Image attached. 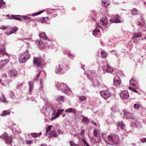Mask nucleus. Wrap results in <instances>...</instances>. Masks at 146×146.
Wrapping results in <instances>:
<instances>
[{
	"mask_svg": "<svg viewBox=\"0 0 146 146\" xmlns=\"http://www.w3.org/2000/svg\"><path fill=\"white\" fill-rule=\"evenodd\" d=\"M101 135L104 141L109 145H116L119 142V139L118 136L115 134L109 135L107 138L105 137L106 136L104 134H102Z\"/></svg>",
	"mask_w": 146,
	"mask_h": 146,
	"instance_id": "obj_1",
	"label": "nucleus"
},
{
	"mask_svg": "<svg viewBox=\"0 0 146 146\" xmlns=\"http://www.w3.org/2000/svg\"><path fill=\"white\" fill-rule=\"evenodd\" d=\"M56 86L58 90H61L62 92L66 93L68 95H70L72 93L70 89L68 88L65 84L57 82Z\"/></svg>",
	"mask_w": 146,
	"mask_h": 146,
	"instance_id": "obj_2",
	"label": "nucleus"
},
{
	"mask_svg": "<svg viewBox=\"0 0 146 146\" xmlns=\"http://www.w3.org/2000/svg\"><path fill=\"white\" fill-rule=\"evenodd\" d=\"M30 55L29 51L26 50L25 52L21 54L19 58V60L20 63H24L26 62L30 58Z\"/></svg>",
	"mask_w": 146,
	"mask_h": 146,
	"instance_id": "obj_3",
	"label": "nucleus"
},
{
	"mask_svg": "<svg viewBox=\"0 0 146 146\" xmlns=\"http://www.w3.org/2000/svg\"><path fill=\"white\" fill-rule=\"evenodd\" d=\"M41 111L45 115L46 114V112L52 113L51 116L52 117L55 114V110L51 106H48L46 108H43Z\"/></svg>",
	"mask_w": 146,
	"mask_h": 146,
	"instance_id": "obj_4",
	"label": "nucleus"
},
{
	"mask_svg": "<svg viewBox=\"0 0 146 146\" xmlns=\"http://www.w3.org/2000/svg\"><path fill=\"white\" fill-rule=\"evenodd\" d=\"M0 138L3 139L7 144H10L12 141V138L11 136H8L6 133H4L3 135L0 136Z\"/></svg>",
	"mask_w": 146,
	"mask_h": 146,
	"instance_id": "obj_5",
	"label": "nucleus"
},
{
	"mask_svg": "<svg viewBox=\"0 0 146 146\" xmlns=\"http://www.w3.org/2000/svg\"><path fill=\"white\" fill-rule=\"evenodd\" d=\"M64 65V62H61L59 63L58 65L56 66L55 72L57 74H60L62 70L63 67Z\"/></svg>",
	"mask_w": 146,
	"mask_h": 146,
	"instance_id": "obj_6",
	"label": "nucleus"
},
{
	"mask_svg": "<svg viewBox=\"0 0 146 146\" xmlns=\"http://www.w3.org/2000/svg\"><path fill=\"white\" fill-rule=\"evenodd\" d=\"M33 64L35 66L37 67H40V68H42L41 57H34L33 59Z\"/></svg>",
	"mask_w": 146,
	"mask_h": 146,
	"instance_id": "obj_7",
	"label": "nucleus"
},
{
	"mask_svg": "<svg viewBox=\"0 0 146 146\" xmlns=\"http://www.w3.org/2000/svg\"><path fill=\"white\" fill-rule=\"evenodd\" d=\"M102 68L104 72L111 73L114 70L108 64L103 65Z\"/></svg>",
	"mask_w": 146,
	"mask_h": 146,
	"instance_id": "obj_8",
	"label": "nucleus"
},
{
	"mask_svg": "<svg viewBox=\"0 0 146 146\" xmlns=\"http://www.w3.org/2000/svg\"><path fill=\"white\" fill-rule=\"evenodd\" d=\"M100 94L105 100H106L111 96V94L107 90H104L101 92Z\"/></svg>",
	"mask_w": 146,
	"mask_h": 146,
	"instance_id": "obj_9",
	"label": "nucleus"
},
{
	"mask_svg": "<svg viewBox=\"0 0 146 146\" xmlns=\"http://www.w3.org/2000/svg\"><path fill=\"white\" fill-rule=\"evenodd\" d=\"M120 96L121 98L125 100L129 98V95L127 91L123 90L120 93Z\"/></svg>",
	"mask_w": 146,
	"mask_h": 146,
	"instance_id": "obj_10",
	"label": "nucleus"
},
{
	"mask_svg": "<svg viewBox=\"0 0 146 146\" xmlns=\"http://www.w3.org/2000/svg\"><path fill=\"white\" fill-rule=\"evenodd\" d=\"M110 21L112 23H120L121 22V20L120 19V17L118 15H116V16H113L110 19Z\"/></svg>",
	"mask_w": 146,
	"mask_h": 146,
	"instance_id": "obj_11",
	"label": "nucleus"
},
{
	"mask_svg": "<svg viewBox=\"0 0 146 146\" xmlns=\"http://www.w3.org/2000/svg\"><path fill=\"white\" fill-rule=\"evenodd\" d=\"M96 74L95 72L94 71L90 70L88 71V74L87 75V77L89 79L91 80L94 78Z\"/></svg>",
	"mask_w": 146,
	"mask_h": 146,
	"instance_id": "obj_12",
	"label": "nucleus"
},
{
	"mask_svg": "<svg viewBox=\"0 0 146 146\" xmlns=\"http://www.w3.org/2000/svg\"><path fill=\"white\" fill-rule=\"evenodd\" d=\"M121 82V80L119 77L117 76H116L114 79L113 84L116 86L120 84Z\"/></svg>",
	"mask_w": 146,
	"mask_h": 146,
	"instance_id": "obj_13",
	"label": "nucleus"
},
{
	"mask_svg": "<svg viewBox=\"0 0 146 146\" xmlns=\"http://www.w3.org/2000/svg\"><path fill=\"white\" fill-rule=\"evenodd\" d=\"M64 110L62 109H60L57 110L56 114L54 115L51 118V120H53L54 119L58 117L61 113L64 111Z\"/></svg>",
	"mask_w": 146,
	"mask_h": 146,
	"instance_id": "obj_14",
	"label": "nucleus"
},
{
	"mask_svg": "<svg viewBox=\"0 0 146 146\" xmlns=\"http://www.w3.org/2000/svg\"><path fill=\"white\" fill-rule=\"evenodd\" d=\"M46 43L45 45L47 47L49 48H54V46L52 45L53 44L52 42L48 38V40H45Z\"/></svg>",
	"mask_w": 146,
	"mask_h": 146,
	"instance_id": "obj_15",
	"label": "nucleus"
},
{
	"mask_svg": "<svg viewBox=\"0 0 146 146\" xmlns=\"http://www.w3.org/2000/svg\"><path fill=\"white\" fill-rule=\"evenodd\" d=\"M36 43L38 45V46L40 49H42L46 46L45 44H44L41 40H38L36 41Z\"/></svg>",
	"mask_w": 146,
	"mask_h": 146,
	"instance_id": "obj_16",
	"label": "nucleus"
},
{
	"mask_svg": "<svg viewBox=\"0 0 146 146\" xmlns=\"http://www.w3.org/2000/svg\"><path fill=\"white\" fill-rule=\"evenodd\" d=\"M28 84L29 85L28 93L29 94H31L32 92V90L34 88V84H33V82L32 81H29L28 82Z\"/></svg>",
	"mask_w": 146,
	"mask_h": 146,
	"instance_id": "obj_17",
	"label": "nucleus"
},
{
	"mask_svg": "<svg viewBox=\"0 0 146 146\" xmlns=\"http://www.w3.org/2000/svg\"><path fill=\"white\" fill-rule=\"evenodd\" d=\"M108 22L107 19L106 17L102 18L100 20V24L102 25L106 26Z\"/></svg>",
	"mask_w": 146,
	"mask_h": 146,
	"instance_id": "obj_18",
	"label": "nucleus"
},
{
	"mask_svg": "<svg viewBox=\"0 0 146 146\" xmlns=\"http://www.w3.org/2000/svg\"><path fill=\"white\" fill-rule=\"evenodd\" d=\"M65 112L68 113H73L74 115H76V112L75 109L73 108H69L66 110L65 111Z\"/></svg>",
	"mask_w": 146,
	"mask_h": 146,
	"instance_id": "obj_19",
	"label": "nucleus"
},
{
	"mask_svg": "<svg viewBox=\"0 0 146 146\" xmlns=\"http://www.w3.org/2000/svg\"><path fill=\"white\" fill-rule=\"evenodd\" d=\"M9 62V60L7 59H5L1 61L0 62V68H1L5 66Z\"/></svg>",
	"mask_w": 146,
	"mask_h": 146,
	"instance_id": "obj_20",
	"label": "nucleus"
},
{
	"mask_svg": "<svg viewBox=\"0 0 146 146\" xmlns=\"http://www.w3.org/2000/svg\"><path fill=\"white\" fill-rule=\"evenodd\" d=\"M110 2L109 0H102V5L104 7H107L110 5Z\"/></svg>",
	"mask_w": 146,
	"mask_h": 146,
	"instance_id": "obj_21",
	"label": "nucleus"
},
{
	"mask_svg": "<svg viewBox=\"0 0 146 146\" xmlns=\"http://www.w3.org/2000/svg\"><path fill=\"white\" fill-rule=\"evenodd\" d=\"M39 36L40 39H42L48 40V38L44 32H42L39 35Z\"/></svg>",
	"mask_w": 146,
	"mask_h": 146,
	"instance_id": "obj_22",
	"label": "nucleus"
},
{
	"mask_svg": "<svg viewBox=\"0 0 146 146\" xmlns=\"http://www.w3.org/2000/svg\"><path fill=\"white\" fill-rule=\"evenodd\" d=\"M9 74L11 76V77H15L17 76V73L16 70H10Z\"/></svg>",
	"mask_w": 146,
	"mask_h": 146,
	"instance_id": "obj_23",
	"label": "nucleus"
},
{
	"mask_svg": "<svg viewBox=\"0 0 146 146\" xmlns=\"http://www.w3.org/2000/svg\"><path fill=\"white\" fill-rule=\"evenodd\" d=\"M18 29V28L17 27H13L9 32V33H6L5 34L6 35H9L15 32Z\"/></svg>",
	"mask_w": 146,
	"mask_h": 146,
	"instance_id": "obj_24",
	"label": "nucleus"
},
{
	"mask_svg": "<svg viewBox=\"0 0 146 146\" xmlns=\"http://www.w3.org/2000/svg\"><path fill=\"white\" fill-rule=\"evenodd\" d=\"M141 33H136L133 34L132 39H133V40H135V39H136V38L141 37Z\"/></svg>",
	"mask_w": 146,
	"mask_h": 146,
	"instance_id": "obj_25",
	"label": "nucleus"
},
{
	"mask_svg": "<svg viewBox=\"0 0 146 146\" xmlns=\"http://www.w3.org/2000/svg\"><path fill=\"white\" fill-rule=\"evenodd\" d=\"M83 117L82 121L83 123L85 124L88 123L89 122V119L86 117L84 116L83 115L82 116Z\"/></svg>",
	"mask_w": 146,
	"mask_h": 146,
	"instance_id": "obj_26",
	"label": "nucleus"
},
{
	"mask_svg": "<svg viewBox=\"0 0 146 146\" xmlns=\"http://www.w3.org/2000/svg\"><path fill=\"white\" fill-rule=\"evenodd\" d=\"M93 133L94 136L96 137L100 136V133L98 129H94L93 131Z\"/></svg>",
	"mask_w": 146,
	"mask_h": 146,
	"instance_id": "obj_27",
	"label": "nucleus"
},
{
	"mask_svg": "<svg viewBox=\"0 0 146 146\" xmlns=\"http://www.w3.org/2000/svg\"><path fill=\"white\" fill-rule=\"evenodd\" d=\"M49 135L51 137H57L58 136L56 131L54 130L51 131L49 133Z\"/></svg>",
	"mask_w": 146,
	"mask_h": 146,
	"instance_id": "obj_28",
	"label": "nucleus"
},
{
	"mask_svg": "<svg viewBox=\"0 0 146 146\" xmlns=\"http://www.w3.org/2000/svg\"><path fill=\"white\" fill-rule=\"evenodd\" d=\"M124 116L127 118H129L131 117L132 113L128 111H125L124 112Z\"/></svg>",
	"mask_w": 146,
	"mask_h": 146,
	"instance_id": "obj_29",
	"label": "nucleus"
},
{
	"mask_svg": "<svg viewBox=\"0 0 146 146\" xmlns=\"http://www.w3.org/2000/svg\"><path fill=\"white\" fill-rule=\"evenodd\" d=\"M6 55L8 56V54L5 51V50L2 49H0V56L3 55Z\"/></svg>",
	"mask_w": 146,
	"mask_h": 146,
	"instance_id": "obj_30",
	"label": "nucleus"
},
{
	"mask_svg": "<svg viewBox=\"0 0 146 146\" xmlns=\"http://www.w3.org/2000/svg\"><path fill=\"white\" fill-rule=\"evenodd\" d=\"M40 87L39 88V90L40 92H42V93H43L44 91L43 89V85L42 83V79H41L40 80Z\"/></svg>",
	"mask_w": 146,
	"mask_h": 146,
	"instance_id": "obj_31",
	"label": "nucleus"
},
{
	"mask_svg": "<svg viewBox=\"0 0 146 146\" xmlns=\"http://www.w3.org/2000/svg\"><path fill=\"white\" fill-rule=\"evenodd\" d=\"M101 54L102 57L103 58H106L108 56V53L103 50L101 51Z\"/></svg>",
	"mask_w": 146,
	"mask_h": 146,
	"instance_id": "obj_32",
	"label": "nucleus"
},
{
	"mask_svg": "<svg viewBox=\"0 0 146 146\" xmlns=\"http://www.w3.org/2000/svg\"><path fill=\"white\" fill-rule=\"evenodd\" d=\"M118 127H119L122 129H123L125 126V124H123L122 121L119 122L117 123Z\"/></svg>",
	"mask_w": 146,
	"mask_h": 146,
	"instance_id": "obj_33",
	"label": "nucleus"
},
{
	"mask_svg": "<svg viewBox=\"0 0 146 146\" xmlns=\"http://www.w3.org/2000/svg\"><path fill=\"white\" fill-rule=\"evenodd\" d=\"M42 135L41 132H40L38 133H31V136L34 137H38Z\"/></svg>",
	"mask_w": 146,
	"mask_h": 146,
	"instance_id": "obj_34",
	"label": "nucleus"
},
{
	"mask_svg": "<svg viewBox=\"0 0 146 146\" xmlns=\"http://www.w3.org/2000/svg\"><path fill=\"white\" fill-rule=\"evenodd\" d=\"M48 17H42L39 20V21L41 23H45L48 20Z\"/></svg>",
	"mask_w": 146,
	"mask_h": 146,
	"instance_id": "obj_35",
	"label": "nucleus"
},
{
	"mask_svg": "<svg viewBox=\"0 0 146 146\" xmlns=\"http://www.w3.org/2000/svg\"><path fill=\"white\" fill-rule=\"evenodd\" d=\"M11 112V111L10 110H5L3 111L2 113L1 114V115L4 116L7 115H9Z\"/></svg>",
	"mask_w": 146,
	"mask_h": 146,
	"instance_id": "obj_36",
	"label": "nucleus"
},
{
	"mask_svg": "<svg viewBox=\"0 0 146 146\" xmlns=\"http://www.w3.org/2000/svg\"><path fill=\"white\" fill-rule=\"evenodd\" d=\"M135 125L136 127L138 128H141L142 127L141 123L139 121H136L135 123Z\"/></svg>",
	"mask_w": 146,
	"mask_h": 146,
	"instance_id": "obj_37",
	"label": "nucleus"
},
{
	"mask_svg": "<svg viewBox=\"0 0 146 146\" xmlns=\"http://www.w3.org/2000/svg\"><path fill=\"white\" fill-rule=\"evenodd\" d=\"M64 97L62 96H58L56 97L55 100L57 101H61L63 100L64 98Z\"/></svg>",
	"mask_w": 146,
	"mask_h": 146,
	"instance_id": "obj_38",
	"label": "nucleus"
},
{
	"mask_svg": "<svg viewBox=\"0 0 146 146\" xmlns=\"http://www.w3.org/2000/svg\"><path fill=\"white\" fill-rule=\"evenodd\" d=\"M15 15H11V18H10V19H14L19 20L20 21H22V19H21L19 17H15Z\"/></svg>",
	"mask_w": 146,
	"mask_h": 146,
	"instance_id": "obj_39",
	"label": "nucleus"
},
{
	"mask_svg": "<svg viewBox=\"0 0 146 146\" xmlns=\"http://www.w3.org/2000/svg\"><path fill=\"white\" fill-rule=\"evenodd\" d=\"M100 31V30L98 29H94L93 31V35L94 36H96L97 34V33Z\"/></svg>",
	"mask_w": 146,
	"mask_h": 146,
	"instance_id": "obj_40",
	"label": "nucleus"
},
{
	"mask_svg": "<svg viewBox=\"0 0 146 146\" xmlns=\"http://www.w3.org/2000/svg\"><path fill=\"white\" fill-rule=\"evenodd\" d=\"M52 127V125H48V127L46 128V134L45 135H46L48 132V131L50 130L51 128Z\"/></svg>",
	"mask_w": 146,
	"mask_h": 146,
	"instance_id": "obj_41",
	"label": "nucleus"
},
{
	"mask_svg": "<svg viewBox=\"0 0 146 146\" xmlns=\"http://www.w3.org/2000/svg\"><path fill=\"white\" fill-rule=\"evenodd\" d=\"M70 145L71 146H80L79 145L75 143L74 142L72 141H70Z\"/></svg>",
	"mask_w": 146,
	"mask_h": 146,
	"instance_id": "obj_42",
	"label": "nucleus"
},
{
	"mask_svg": "<svg viewBox=\"0 0 146 146\" xmlns=\"http://www.w3.org/2000/svg\"><path fill=\"white\" fill-rule=\"evenodd\" d=\"M93 83L94 86H99L100 84L99 82L96 80H93Z\"/></svg>",
	"mask_w": 146,
	"mask_h": 146,
	"instance_id": "obj_43",
	"label": "nucleus"
},
{
	"mask_svg": "<svg viewBox=\"0 0 146 146\" xmlns=\"http://www.w3.org/2000/svg\"><path fill=\"white\" fill-rule=\"evenodd\" d=\"M44 11V10H43L41 11L38 12H37L36 13H33L32 14V16H33V17L36 16L37 15H39L41 14Z\"/></svg>",
	"mask_w": 146,
	"mask_h": 146,
	"instance_id": "obj_44",
	"label": "nucleus"
},
{
	"mask_svg": "<svg viewBox=\"0 0 146 146\" xmlns=\"http://www.w3.org/2000/svg\"><path fill=\"white\" fill-rule=\"evenodd\" d=\"M132 14L133 15H137L138 14L137 10L135 8H134L132 11Z\"/></svg>",
	"mask_w": 146,
	"mask_h": 146,
	"instance_id": "obj_45",
	"label": "nucleus"
},
{
	"mask_svg": "<svg viewBox=\"0 0 146 146\" xmlns=\"http://www.w3.org/2000/svg\"><path fill=\"white\" fill-rule=\"evenodd\" d=\"M86 99V98L84 96H80L79 97V99L81 101L85 100Z\"/></svg>",
	"mask_w": 146,
	"mask_h": 146,
	"instance_id": "obj_46",
	"label": "nucleus"
},
{
	"mask_svg": "<svg viewBox=\"0 0 146 146\" xmlns=\"http://www.w3.org/2000/svg\"><path fill=\"white\" fill-rule=\"evenodd\" d=\"M33 143V140L29 141L26 140L25 141V143L27 145H30L32 144Z\"/></svg>",
	"mask_w": 146,
	"mask_h": 146,
	"instance_id": "obj_47",
	"label": "nucleus"
},
{
	"mask_svg": "<svg viewBox=\"0 0 146 146\" xmlns=\"http://www.w3.org/2000/svg\"><path fill=\"white\" fill-rule=\"evenodd\" d=\"M134 82L135 80L133 79H132L130 81V85L133 86H135V84L133 83V82Z\"/></svg>",
	"mask_w": 146,
	"mask_h": 146,
	"instance_id": "obj_48",
	"label": "nucleus"
},
{
	"mask_svg": "<svg viewBox=\"0 0 146 146\" xmlns=\"http://www.w3.org/2000/svg\"><path fill=\"white\" fill-rule=\"evenodd\" d=\"M4 103L7 102V100H6V98L3 95L2 98L0 99Z\"/></svg>",
	"mask_w": 146,
	"mask_h": 146,
	"instance_id": "obj_49",
	"label": "nucleus"
},
{
	"mask_svg": "<svg viewBox=\"0 0 146 146\" xmlns=\"http://www.w3.org/2000/svg\"><path fill=\"white\" fill-rule=\"evenodd\" d=\"M5 4V2H4L3 0H0V8L4 5Z\"/></svg>",
	"mask_w": 146,
	"mask_h": 146,
	"instance_id": "obj_50",
	"label": "nucleus"
},
{
	"mask_svg": "<svg viewBox=\"0 0 146 146\" xmlns=\"http://www.w3.org/2000/svg\"><path fill=\"white\" fill-rule=\"evenodd\" d=\"M97 137L98 138V140H96V139L94 141L95 143H98L99 142H100L101 140V138L100 137V136H98Z\"/></svg>",
	"mask_w": 146,
	"mask_h": 146,
	"instance_id": "obj_51",
	"label": "nucleus"
},
{
	"mask_svg": "<svg viewBox=\"0 0 146 146\" xmlns=\"http://www.w3.org/2000/svg\"><path fill=\"white\" fill-rule=\"evenodd\" d=\"M41 72L40 71H39L38 72V74H37L36 76L34 78V81L36 80L38 78V77L40 75V73Z\"/></svg>",
	"mask_w": 146,
	"mask_h": 146,
	"instance_id": "obj_52",
	"label": "nucleus"
},
{
	"mask_svg": "<svg viewBox=\"0 0 146 146\" xmlns=\"http://www.w3.org/2000/svg\"><path fill=\"white\" fill-rule=\"evenodd\" d=\"M137 24L138 25L141 26L143 27L144 26V24L143 23H141L140 22H139L138 21L137 22Z\"/></svg>",
	"mask_w": 146,
	"mask_h": 146,
	"instance_id": "obj_53",
	"label": "nucleus"
},
{
	"mask_svg": "<svg viewBox=\"0 0 146 146\" xmlns=\"http://www.w3.org/2000/svg\"><path fill=\"white\" fill-rule=\"evenodd\" d=\"M139 22H140L141 23H143L144 24V25H145V23L144 19L142 17H141L140 18V20L139 21H138Z\"/></svg>",
	"mask_w": 146,
	"mask_h": 146,
	"instance_id": "obj_54",
	"label": "nucleus"
},
{
	"mask_svg": "<svg viewBox=\"0 0 146 146\" xmlns=\"http://www.w3.org/2000/svg\"><path fill=\"white\" fill-rule=\"evenodd\" d=\"M140 141L142 143L146 142V137L141 139Z\"/></svg>",
	"mask_w": 146,
	"mask_h": 146,
	"instance_id": "obj_55",
	"label": "nucleus"
},
{
	"mask_svg": "<svg viewBox=\"0 0 146 146\" xmlns=\"http://www.w3.org/2000/svg\"><path fill=\"white\" fill-rule=\"evenodd\" d=\"M139 107V106L138 105L135 104L134 105V108L135 109H137Z\"/></svg>",
	"mask_w": 146,
	"mask_h": 146,
	"instance_id": "obj_56",
	"label": "nucleus"
},
{
	"mask_svg": "<svg viewBox=\"0 0 146 146\" xmlns=\"http://www.w3.org/2000/svg\"><path fill=\"white\" fill-rule=\"evenodd\" d=\"M111 110L113 111H116V107L113 106L111 108Z\"/></svg>",
	"mask_w": 146,
	"mask_h": 146,
	"instance_id": "obj_57",
	"label": "nucleus"
},
{
	"mask_svg": "<svg viewBox=\"0 0 146 146\" xmlns=\"http://www.w3.org/2000/svg\"><path fill=\"white\" fill-rule=\"evenodd\" d=\"M82 140L84 142V143L85 144L86 146L89 145L88 143H87V142L86 141V140L84 139H82Z\"/></svg>",
	"mask_w": 146,
	"mask_h": 146,
	"instance_id": "obj_58",
	"label": "nucleus"
},
{
	"mask_svg": "<svg viewBox=\"0 0 146 146\" xmlns=\"http://www.w3.org/2000/svg\"><path fill=\"white\" fill-rule=\"evenodd\" d=\"M22 17L24 19H30V17H27L26 16H24L23 17Z\"/></svg>",
	"mask_w": 146,
	"mask_h": 146,
	"instance_id": "obj_59",
	"label": "nucleus"
},
{
	"mask_svg": "<svg viewBox=\"0 0 146 146\" xmlns=\"http://www.w3.org/2000/svg\"><path fill=\"white\" fill-rule=\"evenodd\" d=\"M14 97V95L13 92H11L10 93V97L12 98H13Z\"/></svg>",
	"mask_w": 146,
	"mask_h": 146,
	"instance_id": "obj_60",
	"label": "nucleus"
},
{
	"mask_svg": "<svg viewBox=\"0 0 146 146\" xmlns=\"http://www.w3.org/2000/svg\"><path fill=\"white\" fill-rule=\"evenodd\" d=\"M24 84V82H23L21 84H18V85H17V87L18 88L19 87H22V86H23V85Z\"/></svg>",
	"mask_w": 146,
	"mask_h": 146,
	"instance_id": "obj_61",
	"label": "nucleus"
},
{
	"mask_svg": "<svg viewBox=\"0 0 146 146\" xmlns=\"http://www.w3.org/2000/svg\"><path fill=\"white\" fill-rule=\"evenodd\" d=\"M43 98V100H44V102H46L47 104H48V99L46 98Z\"/></svg>",
	"mask_w": 146,
	"mask_h": 146,
	"instance_id": "obj_62",
	"label": "nucleus"
},
{
	"mask_svg": "<svg viewBox=\"0 0 146 146\" xmlns=\"http://www.w3.org/2000/svg\"><path fill=\"white\" fill-rule=\"evenodd\" d=\"M8 27H6L4 26H1L0 27V29H2L5 30L7 29Z\"/></svg>",
	"mask_w": 146,
	"mask_h": 146,
	"instance_id": "obj_63",
	"label": "nucleus"
},
{
	"mask_svg": "<svg viewBox=\"0 0 146 146\" xmlns=\"http://www.w3.org/2000/svg\"><path fill=\"white\" fill-rule=\"evenodd\" d=\"M57 131L58 133V134H61L62 133V131L60 130H57Z\"/></svg>",
	"mask_w": 146,
	"mask_h": 146,
	"instance_id": "obj_64",
	"label": "nucleus"
}]
</instances>
